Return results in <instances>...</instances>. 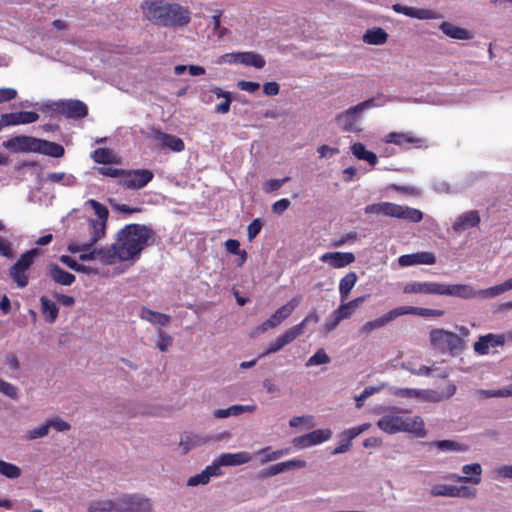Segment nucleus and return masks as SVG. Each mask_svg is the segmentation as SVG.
<instances>
[{"label":"nucleus","mask_w":512,"mask_h":512,"mask_svg":"<svg viewBox=\"0 0 512 512\" xmlns=\"http://www.w3.org/2000/svg\"><path fill=\"white\" fill-rule=\"evenodd\" d=\"M155 232L143 224H127L117 232L116 244L121 261H136L143 250L154 242Z\"/></svg>","instance_id":"f257e3e1"},{"label":"nucleus","mask_w":512,"mask_h":512,"mask_svg":"<svg viewBox=\"0 0 512 512\" xmlns=\"http://www.w3.org/2000/svg\"><path fill=\"white\" fill-rule=\"evenodd\" d=\"M141 8L147 20L165 27H183L191 20L188 7L168 0H148Z\"/></svg>","instance_id":"f03ea898"},{"label":"nucleus","mask_w":512,"mask_h":512,"mask_svg":"<svg viewBox=\"0 0 512 512\" xmlns=\"http://www.w3.org/2000/svg\"><path fill=\"white\" fill-rule=\"evenodd\" d=\"M403 293L454 296L462 299H472L477 294L468 284H444L433 281H410L404 285Z\"/></svg>","instance_id":"7ed1b4c3"},{"label":"nucleus","mask_w":512,"mask_h":512,"mask_svg":"<svg viewBox=\"0 0 512 512\" xmlns=\"http://www.w3.org/2000/svg\"><path fill=\"white\" fill-rule=\"evenodd\" d=\"M86 204L94 210L97 219H88L87 232L89 234V238L86 241L75 242L68 245L67 250L73 254L88 250L106 235L109 216L107 207L94 199H89Z\"/></svg>","instance_id":"20e7f679"},{"label":"nucleus","mask_w":512,"mask_h":512,"mask_svg":"<svg viewBox=\"0 0 512 512\" xmlns=\"http://www.w3.org/2000/svg\"><path fill=\"white\" fill-rule=\"evenodd\" d=\"M366 214L384 215L391 218L406 220L411 223H419L424 214L416 208L399 205L392 202H379L369 204L364 208Z\"/></svg>","instance_id":"39448f33"},{"label":"nucleus","mask_w":512,"mask_h":512,"mask_svg":"<svg viewBox=\"0 0 512 512\" xmlns=\"http://www.w3.org/2000/svg\"><path fill=\"white\" fill-rule=\"evenodd\" d=\"M431 345L441 351L452 355L458 354L464 347V342L456 333L444 329H432L429 333Z\"/></svg>","instance_id":"423d86ee"},{"label":"nucleus","mask_w":512,"mask_h":512,"mask_svg":"<svg viewBox=\"0 0 512 512\" xmlns=\"http://www.w3.org/2000/svg\"><path fill=\"white\" fill-rule=\"evenodd\" d=\"M376 106L374 99H368L353 107H350L346 111L338 114L335 117V121L339 127L346 132L357 131L358 115L366 109L373 108Z\"/></svg>","instance_id":"0eeeda50"},{"label":"nucleus","mask_w":512,"mask_h":512,"mask_svg":"<svg viewBox=\"0 0 512 512\" xmlns=\"http://www.w3.org/2000/svg\"><path fill=\"white\" fill-rule=\"evenodd\" d=\"M117 512H151L149 498L138 494H124L117 498Z\"/></svg>","instance_id":"6e6552de"},{"label":"nucleus","mask_w":512,"mask_h":512,"mask_svg":"<svg viewBox=\"0 0 512 512\" xmlns=\"http://www.w3.org/2000/svg\"><path fill=\"white\" fill-rule=\"evenodd\" d=\"M153 177L154 174L149 169L124 170L123 178L119 180V185L126 189L138 190L152 181Z\"/></svg>","instance_id":"1a4fd4ad"},{"label":"nucleus","mask_w":512,"mask_h":512,"mask_svg":"<svg viewBox=\"0 0 512 512\" xmlns=\"http://www.w3.org/2000/svg\"><path fill=\"white\" fill-rule=\"evenodd\" d=\"M301 297H293L285 305L278 308L274 314H272L266 321H264L259 327V332H265L268 329L279 326L285 319H287L293 311L299 306Z\"/></svg>","instance_id":"9d476101"},{"label":"nucleus","mask_w":512,"mask_h":512,"mask_svg":"<svg viewBox=\"0 0 512 512\" xmlns=\"http://www.w3.org/2000/svg\"><path fill=\"white\" fill-rule=\"evenodd\" d=\"M54 111L67 118L81 119L87 116L88 108L85 103L80 100L59 101L54 104Z\"/></svg>","instance_id":"9b49d317"},{"label":"nucleus","mask_w":512,"mask_h":512,"mask_svg":"<svg viewBox=\"0 0 512 512\" xmlns=\"http://www.w3.org/2000/svg\"><path fill=\"white\" fill-rule=\"evenodd\" d=\"M38 141V138L20 135L4 141L3 146L14 153H37V150H39Z\"/></svg>","instance_id":"f8f14e48"},{"label":"nucleus","mask_w":512,"mask_h":512,"mask_svg":"<svg viewBox=\"0 0 512 512\" xmlns=\"http://www.w3.org/2000/svg\"><path fill=\"white\" fill-rule=\"evenodd\" d=\"M403 413L397 408H391L377 421V427L385 433L395 434L400 432L403 424Z\"/></svg>","instance_id":"ddd939ff"},{"label":"nucleus","mask_w":512,"mask_h":512,"mask_svg":"<svg viewBox=\"0 0 512 512\" xmlns=\"http://www.w3.org/2000/svg\"><path fill=\"white\" fill-rule=\"evenodd\" d=\"M331 431L329 429H317L305 435L293 439V445L297 448H306L323 443L330 439Z\"/></svg>","instance_id":"4468645a"},{"label":"nucleus","mask_w":512,"mask_h":512,"mask_svg":"<svg viewBox=\"0 0 512 512\" xmlns=\"http://www.w3.org/2000/svg\"><path fill=\"white\" fill-rule=\"evenodd\" d=\"M401 267L425 264L433 265L436 263V256L433 252L420 251L412 254H404L398 258Z\"/></svg>","instance_id":"2eb2a0df"},{"label":"nucleus","mask_w":512,"mask_h":512,"mask_svg":"<svg viewBox=\"0 0 512 512\" xmlns=\"http://www.w3.org/2000/svg\"><path fill=\"white\" fill-rule=\"evenodd\" d=\"M153 138L162 149H169L173 152H181L185 149L184 141L175 135L156 130L153 132Z\"/></svg>","instance_id":"dca6fc26"},{"label":"nucleus","mask_w":512,"mask_h":512,"mask_svg":"<svg viewBox=\"0 0 512 512\" xmlns=\"http://www.w3.org/2000/svg\"><path fill=\"white\" fill-rule=\"evenodd\" d=\"M464 476L450 474L447 478L458 482H470L477 485L481 482L482 467L479 463L466 464L462 467Z\"/></svg>","instance_id":"f3484780"},{"label":"nucleus","mask_w":512,"mask_h":512,"mask_svg":"<svg viewBox=\"0 0 512 512\" xmlns=\"http://www.w3.org/2000/svg\"><path fill=\"white\" fill-rule=\"evenodd\" d=\"M297 337H299V329L296 327L289 328L282 335L277 337L275 341L270 342L266 351L261 356L278 352L286 345L292 343Z\"/></svg>","instance_id":"a211bd4d"},{"label":"nucleus","mask_w":512,"mask_h":512,"mask_svg":"<svg viewBox=\"0 0 512 512\" xmlns=\"http://www.w3.org/2000/svg\"><path fill=\"white\" fill-rule=\"evenodd\" d=\"M320 260L333 268H343L355 261V255L352 252H327Z\"/></svg>","instance_id":"6ab92c4d"},{"label":"nucleus","mask_w":512,"mask_h":512,"mask_svg":"<svg viewBox=\"0 0 512 512\" xmlns=\"http://www.w3.org/2000/svg\"><path fill=\"white\" fill-rule=\"evenodd\" d=\"M401 316L400 307H396L387 313L383 314L381 317L376 318L374 320L366 322L360 329L361 333L368 334L376 329L382 328L387 325L389 322L395 320L396 318Z\"/></svg>","instance_id":"aec40b11"},{"label":"nucleus","mask_w":512,"mask_h":512,"mask_svg":"<svg viewBox=\"0 0 512 512\" xmlns=\"http://www.w3.org/2000/svg\"><path fill=\"white\" fill-rule=\"evenodd\" d=\"M403 424L400 427V432H407L416 435L417 437H425V423L420 416H405L402 418Z\"/></svg>","instance_id":"412c9836"},{"label":"nucleus","mask_w":512,"mask_h":512,"mask_svg":"<svg viewBox=\"0 0 512 512\" xmlns=\"http://www.w3.org/2000/svg\"><path fill=\"white\" fill-rule=\"evenodd\" d=\"M392 8L397 13H401L408 17L421 20L436 19L439 17V15L435 11L430 9H418L415 7L404 6L401 4H394Z\"/></svg>","instance_id":"4be33fe9"},{"label":"nucleus","mask_w":512,"mask_h":512,"mask_svg":"<svg viewBox=\"0 0 512 512\" xmlns=\"http://www.w3.org/2000/svg\"><path fill=\"white\" fill-rule=\"evenodd\" d=\"M392 8L397 13H401L408 17L421 20L436 19L439 17V15L435 11L430 9H418L415 7L404 6L401 4H394Z\"/></svg>","instance_id":"5701e85b"},{"label":"nucleus","mask_w":512,"mask_h":512,"mask_svg":"<svg viewBox=\"0 0 512 512\" xmlns=\"http://www.w3.org/2000/svg\"><path fill=\"white\" fill-rule=\"evenodd\" d=\"M3 118L8 126H13L36 122L39 119V115L34 111H20L3 114Z\"/></svg>","instance_id":"b1692460"},{"label":"nucleus","mask_w":512,"mask_h":512,"mask_svg":"<svg viewBox=\"0 0 512 512\" xmlns=\"http://www.w3.org/2000/svg\"><path fill=\"white\" fill-rule=\"evenodd\" d=\"M49 277L57 284L70 286L75 282V276L72 273L65 271L57 264H49L48 266Z\"/></svg>","instance_id":"393cba45"},{"label":"nucleus","mask_w":512,"mask_h":512,"mask_svg":"<svg viewBox=\"0 0 512 512\" xmlns=\"http://www.w3.org/2000/svg\"><path fill=\"white\" fill-rule=\"evenodd\" d=\"M480 223L478 211L472 210L461 214L453 224V230L460 232L468 228L476 227Z\"/></svg>","instance_id":"a878e982"},{"label":"nucleus","mask_w":512,"mask_h":512,"mask_svg":"<svg viewBox=\"0 0 512 512\" xmlns=\"http://www.w3.org/2000/svg\"><path fill=\"white\" fill-rule=\"evenodd\" d=\"M423 140L419 137H416L410 132L402 133V132H392L389 133L386 137L387 143H393L395 145L401 147H409L410 145H418Z\"/></svg>","instance_id":"bb28decb"},{"label":"nucleus","mask_w":512,"mask_h":512,"mask_svg":"<svg viewBox=\"0 0 512 512\" xmlns=\"http://www.w3.org/2000/svg\"><path fill=\"white\" fill-rule=\"evenodd\" d=\"M251 455L246 451L237 453H223L218 457V464L221 466H237L250 462Z\"/></svg>","instance_id":"cd10ccee"},{"label":"nucleus","mask_w":512,"mask_h":512,"mask_svg":"<svg viewBox=\"0 0 512 512\" xmlns=\"http://www.w3.org/2000/svg\"><path fill=\"white\" fill-rule=\"evenodd\" d=\"M119 251L116 242L110 247L97 248V259L105 265L115 264L117 261H121Z\"/></svg>","instance_id":"c85d7f7f"},{"label":"nucleus","mask_w":512,"mask_h":512,"mask_svg":"<svg viewBox=\"0 0 512 512\" xmlns=\"http://www.w3.org/2000/svg\"><path fill=\"white\" fill-rule=\"evenodd\" d=\"M441 31L448 37L458 40H469L473 37L472 33L465 28L455 26L454 24L444 21L440 24Z\"/></svg>","instance_id":"c756f323"},{"label":"nucleus","mask_w":512,"mask_h":512,"mask_svg":"<svg viewBox=\"0 0 512 512\" xmlns=\"http://www.w3.org/2000/svg\"><path fill=\"white\" fill-rule=\"evenodd\" d=\"M257 409V406L255 404L252 405H232L226 409H217L214 411L213 415L215 418H227L229 416H238L242 413L248 412L252 413L255 412Z\"/></svg>","instance_id":"7c9ffc66"},{"label":"nucleus","mask_w":512,"mask_h":512,"mask_svg":"<svg viewBox=\"0 0 512 512\" xmlns=\"http://www.w3.org/2000/svg\"><path fill=\"white\" fill-rule=\"evenodd\" d=\"M401 316L403 315H417L421 317H441L444 315L443 310L439 309H430V308H423V307H415V306H399Z\"/></svg>","instance_id":"2f4dec72"},{"label":"nucleus","mask_w":512,"mask_h":512,"mask_svg":"<svg viewBox=\"0 0 512 512\" xmlns=\"http://www.w3.org/2000/svg\"><path fill=\"white\" fill-rule=\"evenodd\" d=\"M38 147L39 150H37V153L51 156L54 158H60L65 153V149L62 145L48 140L39 139Z\"/></svg>","instance_id":"473e14b6"},{"label":"nucleus","mask_w":512,"mask_h":512,"mask_svg":"<svg viewBox=\"0 0 512 512\" xmlns=\"http://www.w3.org/2000/svg\"><path fill=\"white\" fill-rule=\"evenodd\" d=\"M357 280L358 276L355 272H349L343 278H341L339 283V295L341 302L347 301L350 292L354 288Z\"/></svg>","instance_id":"72a5a7b5"},{"label":"nucleus","mask_w":512,"mask_h":512,"mask_svg":"<svg viewBox=\"0 0 512 512\" xmlns=\"http://www.w3.org/2000/svg\"><path fill=\"white\" fill-rule=\"evenodd\" d=\"M41 303V312L47 323H54L58 317V307L57 305L46 296H42L40 298Z\"/></svg>","instance_id":"f704fd0d"},{"label":"nucleus","mask_w":512,"mask_h":512,"mask_svg":"<svg viewBox=\"0 0 512 512\" xmlns=\"http://www.w3.org/2000/svg\"><path fill=\"white\" fill-rule=\"evenodd\" d=\"M422 392L424 394H422L421 398L431 402H441L455 394L456 386L449 384L445 391L422 390Z\"/></svg>","instance_id":"c9c22d12"},{"label":"nucleus","mask_w":512,"mask_h":512,"mask_svg":"<svg viewBox=\"0 0 512 512\" xmlns=\"http://www.w3.org/2000/svg\"><path fill=\"white\" fill-rule=\"evenodd\" d=\"M351 150L356 158L367 161L371 166L376 165L378 162L376 154L367 150L365 145L360 142L354 143L351 146Z\"/></svg>","instance_id":"e433bc0d"},{"label":"nucleus","mask_w":512,"mask_h":512,"mask_svg":"<svg viewBox=\"0 0 512 512\" xmlns=\"http://www.w3.org/2000/svg\"><path fill=\"white\" fill-rule=\"evenodd\" d=\"M141 318L152 323L161 326H167L170 323L171 317L167 314L153 311L148 308H143L141 311Z\"/></svg>","instance_id":"4c0bfd02"},{"label":"nucleus","mask_w":512,"mask_h":512,"mask_svg":"<svg viewBox=\"0 0 512 512\" xmlns=\"http://www.w3.org/2000/svg\"><path fill=\"white\" fill-rule=\"evenodd\" d=\"M117 498L94 500L88 505V512H117Z\"/></svg>","instance_id":"58836bf2"},{"label":"nucleus","mask_w":512,"mask_h":512,"mask_svg":"<svg viewBox=\"0 0 512 512\" xmlns=\"http://www.w3.org/2000/svg\"><path fill=\"white\" fill-rule=\"evenodd\" d=\"M388 34L382 28L368 29L363 35V41L371 45H382L387 41Z\"/></svg>","instance_id":"ea45409f"},{"label":"nucleus","mask_w":512,"mask_h":512,"mask_svg":"<svg viewBox=\"0 0 512 512\" xmlns=\"http://www.w3.org/2000/svg\"><path fill=\"white\" fill-rule=\"evenodd\" d=\"M204 443H206V439L194 433H186L180 440V446L184 454L188 453L192 448L201 446Z\"/></svg>","instance_id":"a19ab883"},{"label":"nucleus","mask_w":512,"mask_h":512,"mask_svg":"<svg viewBox=\"0 0 512 512\" xmlns=\"http://www.w3.org/2000/svg\"><path fill=\"white\" fill-rule=\"evenodd\" d=\"M46 180L51 183H59L63 186H74L77 182L76 177L65 172H51L46 175Z\"/></svg>","instance_id":"79ce46f5"},{"label":"nucleus","mask_w":512,"mask_h":512,"mask_svg":"<svg viewBox=\"0 0 512 512\" xmlns=\"http://www.w3.org/2000/svg\"><path fill=\"white\" fill-rule=\"evenodd\" d=\"M366 296L357 297L349 302H341L340 306L337 308L339 313H341L345 319L349 318L356 309L365 301Z\"/></svg>","instance_id":"37998d69"},{"label":"nucleus","mask_w":512,"mask_h":512,"mask_svg":"<svg viewBox=\"0 0 512 512\" xmlns=\"http://www.w3.org/2000/svg\"><path fill=\"white\" fill-rule=\"evenodd\" d=\"M440 451H466L467 446L454 440H440L429 443Z\"/></svg>","instance_id":"c03bdc74"},{"label":"nucleus","mask_w":512,"mask_h":512,"mask_svg":"<svg viewBox=\"0 0 512 512\" xmlns=\"http://www.w3.org/2000/svg\"><path fill=\"white\" fill-rule=\"evenodd\" d=\"M242 58L243 65L245 66L262 69L266 65V61L263 56L253 51L244 52V56Z\"/></svg>","instance_id":"a18cd8bd"},{"label":"nucleus","mask_w":512,"mask_h":512,"mask_svg":"<svg viewBox=\"0 0 512 512\" xmlns=\"http://www.w3.org/2000/svg\"><path fill=\"white\" fill-rule=\"evenodd\" d=\"M92 159L98 164H111L115 161V156L108 148H97L92 153Z\"/></svg>","instance_id":"49530a36"},{"label":"nucleus","mask_w":512,"mask_h":512,"mask_svg":"<svg viewBox=\"0 0 512 512\" xmlns=\"http://www.w3.org/2000/svg\"><path fill=\"white\" fill-rule=\"evenodd\" d=\"M0 475L8 479H17L21 476V469L15 464L0 459Z\"/></svg>","instance_id":"de8ad7c7"},{"label":"nucleus","mask_w":512,"mask_h":512,"mask_svg":"<svg viewBox=\"0 0 512 512\" xmlns=\"http://www.w3.org/2000/svg\"><path fill=\"white\" fill-rule=\"evenodd\" d=\"M27 270L19 268L15 265H12L9 271L10 277L17 284L19 288H24L28 285L29 279L27 275Z\"/></svg>","instance_id":"09e8293b"},{"label":"nucleus","mask_w":512,"mask_h":512,"mask_svg":"<svg viewBox=\"0 0 512 512\" xmlns=\"http://www.w3.org/2000/svg\"><path fill=\"white\" fill-rule=\"evenodd\" d=\"M39 254V249L33 248L23 253L20 258L13 264L24 270H28L33 264L34 257Z\"/></svg>","instance_id":"8fccbe9b"},{"label":"nucleus","mask_w":512,"mask_h":512,"mask_svg":"<svg viewBox=\"0 0 512 512\" xmlns=\"http://www.w3.org/2000/svg\"><path fill=\"white\" fill-rule=\"evenodd\" d=\"M430 493L432 496L456 497V486L448 484L433 485Z\"/></svg>","instance_id":"3c124183"},{"label":"nucleus","mask_w":512,"mask_h":512,"mask_svg":"<svg viewBox=\"0 0 512 512\" xmlns=\"http://www.w3.org/2000/svg\"><path fill=\"white\" fill-rule=\"evenodd\" d=\"M330 362V357L325 352L324 349L320 348L318 349L314 355H312L306 362V366H314V365H321V364H327Z\"/></svg>","instance_id":"603ef678"},{"label":"nucleus","mask_w":512,"mask_h":512,"mask_svg":"<svg viewBox=\"0 0 512 512\" xmlns=\"http://www.w3.org/2000/svg\"><path fill=\"white\" fill-rule=\"evenodd\" d=\"M344 319H345L344 316L341 313H339L338 309H336L335 311L332 312V314L326 320V322L324 324L325 331L330 332V331L334 330L339 325V323Z\"/></svg>","instance_id":"864d4df0"},{"label":"nucleus","mask_w":512,"mask_h":512,"mask_svg":"<svg viewBox=\"0 0 512 512\" xmlns=\"http://www.w3.org/2000/svg\"><path fill=\"white\" fill-rule=\"evenodd\" d=\"M172 344V337L163 330H159L156 342L157 348L161 352H165Z\"/></svg>","instance_id":"5fc2aeb1"},{"label":"nucleus","mask_w":512,"mask_h":512,"mask_svg":"<svg viewBox=\"0 0 512 512\" xmlns=\"http://www.w3.org/2000/svg\"><path fill=\"white\" fill-rule=\"evenodd\" d=\"M475 292L477 293L475 297L483 296V297L493 298V297H496L506 291L504 289L503 283H501L499 285H495L488 289H484V290H480V291L475 290Z\"/></svg>","instance_id":"6e6d98bb"},{"label":"nucleus","mask_w":512,"mask_h":512,"mask_svg":"<svg viewBox=\"0 0 512 512\" xmlns=\"http://www.w3.org/2000/svg\"><path fill=\"white\" fill-rule=\"evenodd\" d=\"M258 453L264 455L262 462L266 463L269 461L279 459L286 453V451L285 450L270 451V448L266 447V448L261 449Z\"/></svg>","instance_id":"4d7b16f0"},{"label":"nucleus","mask_w":512,"mask_h":512,"mask_svg":"<svg viewBox=\"0 0 512 512\" xmlns=\"http://www.w3.org/2000/svg\"><path fill=\"white\" fill-rule=\"evenodd\" d=\"M98 172L103 176L119 178L120 180L123 178L124 169H119L111 166H103L98 168Z\"/></svg>","instance_id":"13d9d810"},{"label":"nucleus","mask_w":512,"mask_h":512,"mask_svg":"<svg viewBox=\"0 0 512 512\" xmlns=\"http://www.w3.org/2000/svg\"><path fill=\"white\" fill-rule=\"evenodd\" d=\"M474 351L479 355H487L489 353L487 334L480 336L478 341L473 345Z\"/></svg>","instance_id":"bf43d9fd"},{"label":"nucleus","mask_w":512,"mask_h":512,"mask_svg":"<svg viewBox=\"0 0 512 512\" xmlns=\"http://www.w3.org/2000/svg\"><path fill=\"white\" fill-rule=\"evenodd\" d=\"M477 495V489L468 486H456V497L458 498H475Z\"/></svg>","instance_id":"052dcab7"},{"label":"nucleus","mask_w":512,"mask_h":512,"mask_svg":"<svg viewBox=\"0 0 512 512\" xmlns=\"http://www.w3.org/2000/svg\"><path fill=\"white\" fill-rule=\"evenodd\" d=\"M262 226H263V223H262L261 219H259V218L254 219L248 225L247 233H248L249 241H252L260 233Z\"/></svg>","instance_id":"680f3d73"},{"label":"nucleus","mask_w":512,"mask_h":512,"mask_svg":"<svg viewBox=\"0 0 512 512\" xmlns=\"http://www.w3.org/2000/svg\"><path fill=\"white\" fill-rule=\"evenodd\" d=\"M0 392L9 396L12 399H16L18 397V388L11 383H8L4 380L0 379Z\"/></svg>","instance_id":"e2e57ef3"},{"label":"nucleus","mask_w":512,"mask_h":512,"mask_svg":"<svg viewBox=\"0 0 512 512\" xmlns=\"http://www.w3.org/2000/svg\"><path fill=\"white\" fill-rule=\"evenodd\" d=\"M49 428H50L49 424L46 421L43 425L30 430L28 432V438L33 440V439L45 437L49 432Z\"/></svg>","instance_id":"0e129e2a"},{"label":"nucleus","mask_w":512,"mask_h":512,"mask_svg":"<svg viewBox=\"0 0 512 512\" xmlns=\"http://www.w3.org/2000/svg\"><path fill=\"white\" fill-rule=\"evenodd\" d=\"M289 180L288 177L283 179H270L264 183L263 189L266 193H270L276 191L281 188V186Z\"/></svg>","instance_id":"69168bd1"},{"label":"nucleus","mask_w":512,"mask_h":512,"mask_svg":"<svg viewBox=\"0 0 512 512\" xmlns=\"http://www.w3.org/2000/svg\"><path fill=\"white\" fill-rule=\"evenodd\" d=\"M377 391L378 388L376 387H366L359 396L355 397L356 407L361 408L364 405L366 399L369 398L374 393H376Z\"/></svg>","instance_id":"338daca9"},{"label":"nucleus","mask_w":512,"mask_h":512,"mask_svg":"<svg viewBox=\"0 0 512 512\" xmlns=\"http://www.w3.org/2000/svg\"><path fill=\"white\" fill-rule=\"evenodd\" d=\"M290 204L291 202L289 199L282 198L272 205V212L277 215H281L289 208Z\"/></svg>","instance_id":"774afa93"}]
</instances>
